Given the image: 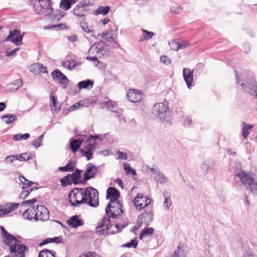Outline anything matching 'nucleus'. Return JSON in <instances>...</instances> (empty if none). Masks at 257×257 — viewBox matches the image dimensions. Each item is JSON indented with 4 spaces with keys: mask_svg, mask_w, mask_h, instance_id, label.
I'll return each mask as SVG.
<instances>
[{
    "mask_svg": "<svg viewBox=\"0 0 257 257\" xmlns=\"http://www.w3.org/2000/svg\"><path fill=\"white\" fill-rule=\"evenodd\" d=\"M99 138L98 136L90 135L86 138L74 139L70 142V148L73 153L77 151L80 146L83 147L80 150V153L86 157L87 160H90L93 154V151L96 149L95 140Z\"/></svg>",
    "mask_w": 257,
    "mask_h": 257,
    "instance_id": "f257e3e1",
    "label": "nucleus"
},
{
    "mask_svg": "<svg viewBox=\"0 0 257 257\" xmlns=\"http://www.w3.org/2000/svg\"><path fill=\"white\" fill-rule=\"evenodd\" d=\"M205 241L210 254L212 257H220L222 245L218 238L214 234H207L205 236Z\"/></svg>",
    "mask_w": 257,
    "mask_h": 257,
    "instance_id": "f03ea898",
    "label": "nucleus"
},
{
    "mask_svg": "<svg viewBox=\"0 0 257 257\" xmlns=\"http://www.w3.org/2000/svg\"><path fill=\"white\" fill-rule=\"evenodd\" d=\"M236 177L242 182L247 190L253 193L257 192V179L254 178V175L240 171L237 173Z\"/></svg>",
    "mask_w": 257,
    "mask_h": 257,
    "instance_id": "7ed1b4c3",
    "label": "nucleus"
},
{
    "mask_svg": "<svg viewBox=\"0 0 257 257\" xmlns=\"http://www.w3.org/2000/svg\"><path fill=\"white\" fill-rule=\"evenodd\" d=\"M50 2L51 0H38L37 3H35L34 6L35 12L45 16L51 15V17L53 19V10Z\"/></svg>",
    "mask_w": 257,
    "mask_h": 257,
    "instance_id": "20e7f679",
    "label": "nucleus"
},
{
    "mask_svg": "<svg viewBox=\"0 0 257 257\" xmlns=\"http://www.w3.org/2000/svg\"><path fill=\"white\" fill-rule=\"evenodd\" d=\"M84 198H85V204L92 207H96L98 205V191L92 187H88L83 189Z\"/></svg>",
    "mask_w": 257,
    "mask_h": 257,
    "instance_id": "39448f33",
    "label": "nucleus"
},
{
    "mask_svg": "<svg viewBox=\"0 0 257 257\" xmlns=\"http://www.w3.org/2000/svg\"><path fill=\"white\" fill-rule=\"evenodd\" d=\"M83 193V188H75L72 190L68 197L70 204L75 207H78L81 204H85L86 200Z\"/></svg>",
    "mask_w": 257,
    "mask_h": 257,
    "instance_id": "423d86ee",
    "label": "nucleus"
},
{
    "mask_svg": "<svg viewBox=\"0 0 257 257\" xmlns=\"http://www.w3.org/2000/svg\"><path fill=\"white\" fill-rule=\"evenodd\" d=\"M152 113L160 119L165 120L169 116L170 112L168 105L164 103H156L152 107Z\"/></svg>",
    "mask_w": 257,
    "mask_h": 257,
    "instance_id": "0eeeda50",
    "label": "nucleus"
},
{
    "mask_svg": "<svg viewBox=\"0 0 257 257\" xmlns=\"http://www.w3.org/2000/svg\"><path fill=\"white\" fill-rule=\"evenodd\" d=\"M105 212L107 216L112 218H116L123 212L121 209V205L118 201L115 200L109 201L105 208Z\"/></svg>",
    "mask_w": 257,
    "mask_h": 257,
    "instance_id": "6e6552de",
    "label": "nucleus"
},
{
    "mask_svg": "<svg viewBox=\"0 0 257 257\" xmlns=\"http://www.w3.org/2000/svg\"><path fill=\"white\" fill-rule=\"evenodd\" d=\"M6 245L9 247L10 252L13 256L16 257H25V251L28 247L23 244H18V240L16 238L15 243H12V242L10 241Z\"/></svg>",
    "mask_w": 257,
    "mask_h": 257,
    "instance_id": "1a4fd4ad",
    "label": "nucleus"
},
{
    "mask_svg": "<svg viewBox=\"0 0 257 257\" xmlns=\"http://www.w3.org/2000/svg\"><path fill=\"white\" fill-rule=\"evenodd\" d=\"M24 35V33L20 34L19 30L15 29L10 32L9 35L6 38L5 41H11L17 46L22 45V40Z\"/></svg>",
    "mask_w": 257,
    "mask_h": 257,
    "instance_id": "9d476101",
    "label": "nucleus"
},
{
    "mask_svg": "<svg viewBox=\"0 0 257 257\" xmlns=\"http://www.w3.org/2000/svg\"><path fill=\"white\" fill-rule=\"evenodd\" d=\"M111 226L110 219L108 217H104L101 221L98 223L96 227V232L103 235L109 234L110 233L108 229Z\"/></svg>",
    "mask_w": 257,
    "mask_h": 257,
    "instance_id": "9b49d317",
    "label": "nucleus"
},
{
    "mask_svg": "<svg viewBox=\"0 0 257 257\" xmlns=\"http://www.w3.org/2000/svg\"><path fill=\"white\" fill-rule=\"evenodd\" d=\"M137 209L141 210L148 206L151 202V199L142 194H139L133 200Z\"/></svg>",
    "mask_w": 257,
    "mask_h": 257,
    "instance_id": "f8f14e48",
    "label": "nucleus"
},
{
    "mask_svg": "<svg viewBox=\"0 0 257 257\" xmlns=\"http://www.w3.org/2000/svg\"><path fill=\"white\" fill-rule=\"evenodd\" d=\"M150 170L152 174L155 175L154 177L156 182L164 184L168 181L167 177L161 171L158 167L155 166L150 168Z\"/></svg>",
    "mask_w": 257,
    "mask_h": 257,
    "instance_id": "ddd939ff",
    "label": "nucleus"
},
{
    "mask_svg": "<svg viewBox=\"0 0 257 257\" xmlns=\"http://www.w3.org/2000/svg\"><path fill=\"white\" fill-rule=\"evenodd\" d=\"M117 29L113 30H110L106 33H103L101 34V37L106 42L109 43H113L119 46L118 44L115 40V38L117 37Z\"/></svg>",
    "mask_w": 257,
    "mask_h": 257,
    "instance_id": "4468645a",
    "label": "nucleus"
},
{
    "mask_svg": "<svg viewBox=\"0 0 257 257\" xmlns=\"http://www.w3.org/2000/svg\"><path fill=\"white\" fill-rule=\"evenodd\" d=\"M128 100L132 102H137L143 98V93L136 89H131L127 93Z\"/></svg>",
    "mask_w": 257,
    "mask_h": 257,
    "instance_id": "2eb2a0df",
    "label": "nucleus"
},
{
    "mask_svg": "<svg viewBox=\"0 0 257 257\" xmlns=\"http://www.w3.org/2000/svg\"><path fill=\"white\" fill-rule=\"evenodd\" d=\"M154 212L152 210L145 211L140 216L141 222L146 225H149L153 220Z\"/></svg>",
    "mask_w": 257,
    "mask_h": 257,
    "instance_id": "dca6fc26",
    "label": "nucleus"
},
{
    "mask_svg": "<svg viewBox=\"0 0 257 257\" xmlns=\"http://www.w3.org/2000/svg\"><path fill=\"white\" fill-rule=\"evenodd\" d=\"M194 70L185 68L183 70V76L187 87L190 88L193 81Z\"/></svg>",
    "mask_w": 257,
    "mask_h": 257,
    "instance_id": "f3484780",
    "label": "nucleus"
},
{
    "mask_svg": "<svg viewBox=\"0 0 257 257\" xmlns=\"http://www.w3.org/2000/svg\"><path fill=\"white\" fill-rule=\"evenodd\" d=\"M38 213L39 212H37V208L31 206L25 210L23 213V216L24 218L29 220L34 219L36 220H37Z\"/></svg>",
    "mask_w": 257,
    "mask_h": 257,
    "instance_id": "a211bd4d",
    "label": "nucleus"
},
{
    "mask_svg": "<svg viewBox=\"0 0 257 257\" xmlns=\"http://www.w3.org/2000/svg\"><path fill=\"white\" fill-rule=\"evenodd\" d=\"M51 75L53 78L61 85L67 84L68 82V80L66 76L62 74L61 71L58 70H56L53 71L51 73Z\"/></svg>",
    "mask_w": 257,
    "mask_h": 257,
    "instance_id": "6ab92c4d",
    "label": "nucleus"
},
{
    "mask_svg": "<svg viewBox=\"0 0 257 257\" xmlns=\"http://www.w3.org/2000/svg\"><path fill=\"white\" fill-rule=\"evenodd\" d=\"M98 173L97 168L95 166L88 164V167L84 174V179L87 181L95 177Z\"/></svg>",
    "mask_w": 257,
    "mask_h": 257,
    "instance_id": "aec40b11",
    "label": "nucleus"
},
{
    "mask_svg": "<svg viewBox=\"0 0 257 257\" xmlns=\"http://www.w3.org/2000/svg\"><path fill=\"white\" fill-rule=\"evenodd\" d=\"M187 253L188 247L184 244H180L174 252L172 257H186Z\"/></svg>",
    "mask_w": 257,
    "mask_h": 257,
    "instance_id": "412c9836",
    "label": "nucleus"
},
{
    "mask_svg": "<svg viewBox=\"0 0 257 257\" xmlns=\"http://www.w3.org/2000/svg\"><path fill=\"white\" fill-rule=\"evenodd\" d=\"M37 209L39 212L37 220H47L49 218V212L45 206H37Z\"/></svg>",
    "mask_w": 257,
    "mask_h": 257,
    "instance_id": "4be33fe9",
    "label": "nucleus"
},
{
    "mask_svg": "<svg viewBox=\"0 0 257 257\" xmlns=\"http://www.w3.org/2000/svg\"><path fill=\"white\" fill-rule=\"evenodd\" d=\"M68 224L73 228H77L83 224V221L77 215H73L67 220Z\"/></svg>",
    "mask_w": 257,
    "mask_h": 257,
    "instance_id": "5701e85b",
    "label": "nucleus"
},
{
    "mask_svg": "<svg viewBox=\"0 0 257 257\" xmlns=\"http://www.w3.org/2000/svg\"><path fill=\"white\" fill-rule=\"evenodd\" d=\"M106 193V198L110 199V201H118L117 198L119 196V192L116 189L110 187L107 189Z\"/></svg>",
    "mask_w": 257,
    "mask_h": 257,
    "instance_id": "b1692460",
    "label": "nucleus"
},
{
    "mask_svg": "<svg viewBox=\"0 0 257 257\" xmlns=\"http://www.w3.org/2000/svg\"><path fill=\"white\" fill-rule=\"evenodd\" d=\"M88 12L87 8H83L78 5H76L73 10V14L77 17L84 18Z\"/></svg>",
    "mask_w": 257,
    "mask_h": 257,
    "instance_id": "393cba45",
    "label": "nucleus"
},
{
    "mask_svg": "<svg viewBox=\"0 0 257 257\" xmlns=\"http://www.w3.org/2000/svg\"><path fill=\"white\" fill-rule=\"evenodd\" d=\"M1 228L2 232L5 237L4 239V242L5 244L9 243L10 241L12 242V243H15L16 242V238L13 235L7 232L4 227L1 226Z\"/></svg>",
    "mask_w": 257,
    "mask_h": 257,
    "instance_id": "a878e982",
    "label": "nucleus"
},
{
    "mask_svg": "<svg viewBox=\"0 0 257 257\" xmlns=\"http://www.w3.org/2000/svg\"><path fill=\"white\" fill-rule=\"evenodd\" d=\"M243 127L242 128V135L243 138L245 140L247 139L248 135L252 131V129L253 127V125H248L245 122H242Z\"/></svg>",
    "mask_w": 257,
    "mask_h": 257,
    "instance_id": "bb28decb",
    "label": "nucleus"
},
{
    "mask_svg": "<svg viewBox=\"0 0 257 257\" xmlns=\"http://www.w3.org/2000/svg\"><path fill=\"white\" fill-rule=\"evenodd\" d=\"M80 25H81V28L85 32H86L87 33H91V37L94 38H95V39L98 38L97 35H96L95 34L93 33V30L91 26L89 27L88 26V24L86 22H85L84 21L81 22Z\"/></svg>",
    "mask_w": 257,
    "mask_h": 257,
    "instance_id": "cd10ccee",
    "label": "nucleus"
},
{
    "mask_svg": "<svg viewBox=\"0 0 257 257\" xmlns=\"http://www.w3.org/2000/svg\"><path fill=\"white\" fill-rule=\"evenodd\" d=\"M93 86V82L89 79L82 81L78 83V86L79 89H91Z\"/></svg>",
    "mask_w": 257,
    "mask_h": 257,
    "instance_id": "c85d7f7f",
    "label": "nucleus"
},
{
    "mask_svg": "<svg viewBox=\"0 0 257 257\" xmlns=\"http://www.w3.org/2000/svg\"><path fill=\"white\" fill-rule=\"evenodd\" d=\"M17 119V115L12 114H5L1 117V120L7 124H10Z\"/></svg>",
    "mask_w": 257,
    "mask_h": 257,
    "instance_id": "c756f323",
    "label": "nucleus"
},
{
    "mask_svg": "<svg viewBox=\"0 0 257 257\" xmlns=\"http://www.w3.org/2000/svg\"><path fill=\"white\" fill-rule=\"evenodd\" d=\"M154 229L152 227H146L141 232L140 238L142 239L144 238L151 236L154 233Z\"/></svg>",
    "mask_w": 257,
    "mask_h": 257,
    "instance_id": "7c9ffc66",
    "label": "nucleus"
},
{
    "mask_svg": "<svg viewBox=\"0 0 257 257\" xmlns=\"http://www.w3.org/2000/svg\"><path fill=\"white\" fill-rule=\"evenodd\" d=\"M109 9L110 8L108 6H99L97 10L93 12V14L96 16L98 15H105L108 13Z\"/></svg>",
    "mask_w": 257,
    "mask_h": 257,
    "instance_id": "2f4dec72",
    "label": "nucleus"
},
{
    "mask_svg": "<svg viewBox=\"0 0 257 257\" xmlns=\"http://www.w3.org/2000/svg\"><path fill=\"white\" fill-rule=\"evenodd\" d=\"M103 48V45L100 43H95L90 47L89 52L90 53H94L95 52L99 53L101 52Z\"/></svg>",
    "mask_w": 257,
    "mask_h": 257,
    "instance_id": "473e14b6",
    "label": "nucleus"
},
{
    "mask_svg": "<svg viewBox=\"0 0 257 257\" xmlns=\"http://www.w3.org/2000/svg\"><path fill=\"white\" fill-rule=\"evenodd\" d=\"M163 195L165 198V201L163 204L164 207L166 209L168 210L172 204V202L169 199V194L167 192H164Z\"/></svg>",
    "mask_w": 257,
    "mask_h": 257,
    "instance_id": "72a5a7b5",
    "label": "nucleus"
},
{
    "mask_svg": "<svg viewBox=\"0 0 257 257\" xmlns=\"http://www.w3.org/2000/svg\"><path fill=\"white\" fill-rule=\"evenodd\" d=\"M75 166L73 162L70 161L67 165L64 167H60L59 170L62 171H73Z\"/></svg>",
    "mask_w": 257,
    "mask_h": 257,
    "instance_id": "f704fd0d",
    "label": "nucleus"
},
{
    "mask_svg": "<svg viewBox=\"0 0 257 257\" xmlns=\"http://www.w3.org/2000/svg\"><path fill=\"white\" fill-rule=\"evenodd\" d=\"M60 182L61 183L62 186L63 187L71 185L72 183H73V180H71V178L69 174L62 178L61 179Z\"/></svg>",
    "mask_w": 257,
    "mask_h": 257,
    "instance_id": "c9c22d12",
    "label": "nucleus"
},
{
    "mask_svg": "<svg viewBox=\"0 0 257 257\" xmlns=\"http://www.w3.org/2000/svg\"><path fill=\"white\" fill-rule=\"evenodd\" d=\"M19 179L20 181L24 185L23 189L27 188L29 186H31L32 184L35 183L32 181H30L27 180L25 177L21 176L19 177Z\"/></svg>",
    "mask_w": 257,
    "mask_h": 257,
    "instance_id": "e433bc0d",
    "label": "nucleus"
},
{
    "mask_svg": "<svg viewBox=\"0 0 257 257\" xmlns=\"http://www.w3.org/2000/svg\"><path fill=\"white\" fill-rule=\"evenodd\" d=\"M69 175L71 178V180L73 181V183L77 184L80 177V171L76 169L74 173Z\"/></svg>",
    "mask_w": 257,
    "mask_h": 257,
    "instance_id": "4c0bfd02",
    "label": "nucleus"
},
{
    "mask_svg": "<svg viewBox=\"0 0 257 257\" xmlns=\"http://www.w3.org/2000/svg\"><path fill=\"white\" fill-rule=\"evenodd\" d=\"M39 257H55V255L50 250L46 249L39 252Z\"/></svg>",
    "mask_w": 257,
    "mask_h": 257,
    "instance_id": "58836bf2",
    "label": "nucleus"
},
{
    "mask_svg": "<svg viewBox=\"0 0 257 257\" xmlns=\"http://www.w3.org/2000/svg\"><path fill=\"white\" fill-rule=\"evenodd\" d=\"M70 0H61L60 3V7L65 10H68L71 8Z\"/></svg>",
    "mask_w": 257,
    "mask_h": 257,
    "instance_id": "ea45409f",
    "label": "nucleus"
},
{
    "mask_svg": "<svg viewBox=\"0 0 257 257\" xmlns=\"http://www.w3.org/2000/svg\"><path fill=\"white\" fill-rule=\"evenodd\" d=\"M30 135L28 133H26L24 135L18 134L14 135L13 140L15 141H19L20 140H27L30 138Z\"/></svg>",
    "mask_w": 257,
    "mask_h": 257,
    "instance_id": "a19ab883",
    "label": "nucleus"
},
{
    "mask_svg": "<svg viewBox=\"0 0 257 257\" xmlns=\"http://www.w3.org/2000/svg\"><path fill=\"white\" fill-rule=\"evenodd\" d=\"M16 160L20 161H27L31 159V156L29 154L24 153L19 155H15Z\"/></svg>",
    "mask_w": 257,
    "mask_h": 257,
    "instance_id": "79ce46f5",
    "label": "nucleus"
},
{
    "mask_svg": "<svg viewBox=\"0 0 257 257\" xmlns=\"http://www.w3.org/2000/svg\"><path fill=\"white\" fill-rule=\"evenodd\" d=\"M169 45L172 50L177 51L180 49V43L176 41H171L169 43Z\"/></svg>",
    "mask_w": 257,
    "mask_h": 257,
    "instance_id": "37998d69",
    "label": "nucleus"
},
{
    "mask_svg": "<svg viewBox=\"0 0 257 257\" xmlns=\"http://www.w3.org/2000/svg\"><path fill=\"white\" fill-rule=\"evenodd\" d=\"M77 5L83 8H87V7L92 6L90 0H81Z\"/></svg>",
    "mask_w": 257,
    "mask_h": 257,
    "instance_id": "c03bdc74",
    "label": "nucleus"
},
{
    "mask_svg": "<svg viewBox=\"0 0 257 257\" xmlns=\"http://www.w3.org/2000/svg\"><path fill=\"white\" fill-rule=\"evenodd\" d=\"M84 103L83 101H80L78 102H77V103H75L74 104L71 105L69 108V110L70 111H72L75 110L76 109H78L80 107V106H83Z\"/></svg>",
    "mask_w": 257,
    "mask_h": 257,
    "instance_id": "a18cd8bd",
    "label": "nucleus"
},
{
    "mask_svg": "<svg viewBox=\"0 0 257 257\" xmlns=\"http://www.w3.org/2000/svg\"><path fill=\"white\" fill-rule=\"evenodd\" d=\"M124 169L127 174H132L133 176L137 175L136 171L126 164L124 165Z\"/></svg>",
    "mask_w": 257,
    "mask_h": 257,
    "instance_id": "49530a36",
    "label": "nucleus"
},
{
    "mask_svg": "<svg viewBox=\"0 0 257 257\" xmlns=\"http://www.w3.org/2000/svg\"><path fill=\"white\" fill-rule=\"evenodd\" d=\"M138 245V241L136 239H132L131 242L124 244L123 245L127 247H132L136 248Z\"/></svg>",
    "mask_w": 257,
    "mask_h": 257,
    "instance_id": "de8ad7c7",
    "label": "nucleus"
},
{
    "mask_svg": "<svg viewBox=\"0 0 257 257\" xmlns=\"http://www.w3.org/2000/svg\"><path fill=\"white\" fill-rule=\"evenodd\" d=\"M201 169L203 173L207 174L208 173L210 168L209 165L206 163H203L201 165Z\"/></svg>",
    "mask_w": 257,
    "mask_h": 257,
    "instance_id": "09e8293b",
    "label": "nucleus"
},
{
    "mask_svg": "<svg viewBox=\"0 0 257 257\" xmlns=\"http://www.w3.org/2000/svg\"><path fill=\"white\" fill-rule=\"evenodd\" d=\"M117 159L125 160L127 159V155L126 153H123V152L118 151L117 152Z\"/></svg>",
    "mask_w": 257,
    "mask_h": 257,
    "instance_id": "8fccbe9b",
    "label": "nucleus"
},
{
    "mask_svg": "<svg viewBox=\"0 0 257 257\" xmlns=\"http://www.w3.org/2000/svg\"><path fill=\"white\" fill-rule=\"evenodd\" d=\"M142 31L146 34V35L144 36V38L146 40H148L151 39L154 36V34L152 32H149L145 30H143Z\"/></svg>",
    "mask_w": 257,
    "mask_h": 257,
    "instance_id": "3c124183",
    "label": "nucleus"
},
{
    "mask_svg": "<svg viewBox=\"0 0 257 257\" xmlns=\"http://www.w3.org/2000/svg\"><path fill=\"white\" fill-rule=\"evenodd\" d=\"M11 212V210L4 207H0V217L3 216Z\"/></svg>",
    "mask_w": 257,
    "mask_h": 257,
    "instance_id": "603ef678",
    "label": "nucleus"
},
{
    "mask_svg": "<svg viewBox=\"0 0 257 257\" xmlns=\"http://www.w3.org/2000/svg\"><path fill=\"white\" fill-rule=\"evenodd\" d=\"M11 84L14 86H18V87H17L16 89L17 90L19 87L23 85L22 80L21 79L15 80L12 82Z\"/></svg>",
    "mask_w": 257,
    "mask_h": 257,
    "instance_id": "864d4df0",
    "label": "nucleus"
},
{
    "mask_svg": "<svg viewBox=\"0 0 257 257\" xmlns=\"http://www.w3.org/2000/svg\"><path fill=\"white\" fill-rule=\"evenodd\" d=\"M160 61L166 65L169 64L171 62V60L169 57L166 56H162L160 57Z\"/></svg>",
    "mask_w": 257,
    "mask_h": 257,
    "instance_id": "5fc2aeb1",
    "label": "nucleus"
},
{
    "mask_svg": "<svg viewBox=\"0 0 257 257\" xmlns=\"http://www.w3.org/2000/svg\"><path fill=\"white\" fill-rule=\"evenodd\" d=\"M62 65L69 70H72L70 60H66L62 62Z\"/></svg>",
    "mask_w": 257,
    "mask_h": 257,
    "instance_id": "6e6d98bb",
    "label": "nucleus"
},
{
    "mask_svg": "<svg viewBox=\"0 0 257 257\" xmlns=\"http://www.w3.org/2000/svg\"><path fill=\"white\" fill-rule=\"evenodd\" d=\"M37 200L36 198H33L31 200H28L25 201H24L22 204V206H26L27 205H30L34 204L35 202H37Z\"/></svg>",
    "mask_w": 257,
    "mask_h": 257,
    "instance_id": "4d7b16f0",
    "label": "nucleus"
},
{
    "mask_svg": "<svg viewBox=\"0 0 257 257\" xmlns=\"http://www.w3.org/2000/svg\"><path fill=\"white\" fill-rule=\"evenodd\" d=\"M79 257H100L98 254L94 252H89L85 254H82Z\"/></svg>",
    "mask_w": 257,
    "mask_h": 257,
    "instance_id": "13d9d810",
    "label": "nucleus"
},
{
    "mask_svg": "<svg viewBox=\"0 0 257 257\" xmlns=\"http://www.w3.org/2000/svg\"><path fill=\"white\" fill-rule=\"evenodd\" d=\"M103 103L105 104V105L107 106L108 108H114L116 105L115 102L112 100H109L108 101L103 102Z\"/></svg>",
    "mask_w": 257,
    "mask_h": 257,
    "instance_id": "bf43d9fd",
    "label": "nucleus"
},
{
    "mask_svg": "<svg viewBox=\"0 0 257 257\" xmlns=\"http://www.w3.org/2000/svg\"><path fill=\"white\" fill-rule=\"evenodd\" d=\"M70 63L71 65L72 70L75 69L77 66L81 65V63L78 61H75L74 59L70 60Z\"/></svg>",
    "mask_w": 257,
    "mask_h": 257,
    "instance_id": "052dcab7",
    "label": "nucleus"
},
{
    "mask_svg": "<svg viewBox=\"0 0 257 257\" xmlns=\"http://www.w3.org/2000/svg\"><path fill=\"white\" fill-rule=\"evenodd\" d=\"M16 160L15 155L7 157L5 159V162L7 164L12 163L14 160Z\"/></svg>",
    "mask_w": 257,
    "mask_h": 257,
    "instance_id": "680f3d73",
    "label": "nucleus"
},
{
    "mask_svg": "<svg viewBox=\"0 0 257 257\" xmlns=\"http://www.w3.org/2000/svg\"><path fill=\"white\" fill-rule=\"evenodd\" d=\"M51 110L52 111H55L57 112V111H59L61 108L60 105L57 106V103H55L54 106V104H51Z\"/></svg>",
    "mask_w": 257,
    "mask_h": 257,
    "instance_id": "e2e57ef3",
    "label": "nucleus"
},
{
    "mask_svg": "<svg viewBox=\"0 0 257 257\" xmlns=\"http://www.w3.org/2000/svg\"><path fill=\"white\" fill-rule=\"evenodd\" d=\"M32 145L35 148H38L41 145V142H40L38 139H36L34 140Z\"/></svg>",
    "mask_w": 257,
    "mask_h": 257,
    "instance_id": "0e129e2a",
    "label": "nucleus"
},
{
    "mask_svg": "<svg viewBox=\"0 0 257 257\" xmlns=\"http://www.w3.org/2000/svg\"><path fill=\"white\" fill-rule=\"evenodd\" d=\"M29 195V192H27L26 190H24L21 193L20 198L24 199L26 198Z\"/></svg>",
    "mask_w": 257,
    "mask_h": 257,
    "instance_id": "69168bd1",
    "label": "nucleus"
},
{
    "mask_svg": "<svg viewBox=\"0 0 257 257\" xmlns=\"http://www.w3.org/2000/svg\"><path fill=\"white\" fill-rule=\"evenodd\" d=\"M243 257H257V255H256L252 252L248 251V252H245L243 254Z\"/></svg>",
    "mask_w": 257,
    "mask_h": 257,
    "instance_id": "338daca9",
    "label": "nucleus"
},
{
    "mask_svg": "<svg viewBox=\"0 0 257 257\" xmlns=\"http://www.w3.org/2000/svg\"><path fill=\"white\" fill-rule=\"evenodd\" d=\"M19 205V204H18V203H12L10 205V206L8 208L9 210H11V211H12V210H13L15 208H16Z\"/></svg>",
    "mask_w": 257,
    "mask_h": 257,
    "instance_id": "774afa93",
    "label": "nucleus"
}]
</instances>
